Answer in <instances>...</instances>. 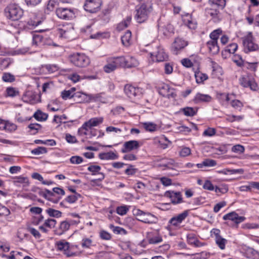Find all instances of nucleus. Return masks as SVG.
<instances>
[{
	"label": "nucleus",
	"instance_id": "obj_17",
	"mask_svg": "<svg viewBox=\"0 0 259 259\" xmlns=\"http://www.w3.org/2000/svg\"><path fill=\"white\" fill-rule=\"evenodd\" d=\"M209 7L206 9H211L216 10L223 9L226 6V0H209Z\"/></svg>",
	"mask_w": 259,
	"mask_h": 259
},
{
	"label": "nucleus",
	"instance_id": "obj_24",
	"mask_svg": "<svg viewBox=\"0 0 259 259\" xmlns=\"http://www.w3.org/2000/svg\"><path fill=\"white\" fill-rule=\"evenodd\" d=\"M99 157L103 160H115L118 158V156L112 151L106 153H101L99 155Z\"/></svg>",
	"mask_w": 259,
	"mask_h": 259
},
{
	"label": "nucleus",
	"instance_id": "obj_35",
	"mask_svg": "<svg viewBox=\"0 0 259 259\" xmlns=\"http://www.w3.org/2000/svg\"><path fill=\"white\" fill-rule=\"evenodd\" d=\"M246 253L248 258L259 259V252L252 248L248 249Z\"/></svg>",
	"mask_w": 259,
	"mask_h": 259
},
{
	"label": "nucleus",
	"instance_id": "obj_3",
	"mask_svg": "<svg viewBox=\"0 0 259 259\" xmlns=\"http://www.w3.org/2000/svg\"><path fill=\"white\" fill-rule=\"evenodd\" d=\"M134 215L137 217V220L146 224H156L158 219L150 212H145L140 209H136Z\"/></svg>",
	"mask_w": 259,
	"mask_h": 259
},
{
	"label": "nucleus",
	"instance_id": "obj_20",
	"mask_svg": "<svg viewBox=\"0 0 259 259\" xmlns=\"http://www.w3.org/2000/svg\"><path fill=\"white\" fill-rule=\"evenodd\" d=\"M70 226V224L67 221H62L60 223L59 228L55 231V234L60 236L68 230Z\"/></svg>",
	"mask_w": 259,
	"mask_h": 259
},
{
	"label": "nucleus",
	"instance_id": "obj_60",
	"mask_svg": "<svg viewBox=\"0 0 259 259\" xmlns=\"http://www.w3.org/2000/svg\"><path fill=\"white\" fill-rule=\"evenodd\" d=\"M239 80L241 85H242L243 87L247 88L248 87L251 79L248 77H242Z\"/></svg>",
	"mask_w": 259,
	"mask_h": 259
},
{
	"label": "nucleus",
	"instance_id": "obj_37",
	"mask_svg": "<svg viewBox=\"0 0 259 259\" xmlns=\"http://www.w3.org/2000/svg\"><path fill=\"white\" fill-rule=\"evenodd\" d=\"M116 68L117 66L116 65V64L114 63V60H113L110 63H108L107 64L105 65L103 67L104 71L108 73H109L114 71Z\"/></svg>",
	"mask_w": 259,
	"mask_h": 259
},
{
	"label": "nucleus",
	"instance_id": "obj_32",
	"mask_svg": "<svg viewBox=\"0 0 259 259\" xmlns=\"http://www.w3.org/2000/svg\"><path fill=\"white\" fill-rule=\"evenodd\" d=\"M169 91H170V88L167 84H162L158 87V92L163 97H165Z\"/></svg>",
	"mask_w": 259,
	"mask_h": 259
},
{
	"label": "nucleus",
	"instance_id": "obj_18",
	"mask_svg": "<svg viewBox=\"0 0 259 259\" xmlns=\"http://www.w3.org/2000/svg\"><path fill=\"white\" fill-rule=\"evenodd\" d=\"M212 98L209 95L198 93L195 96L193 101L195 103L198 104L201 102L208 103L210 102Z\"/></svg>",
	"mask_w": 259,
	"mask_h": 259
},
{
	"label": "nucleus",
	"instance_id": "obj_54",
	"mask_svg": "<svg viewBox=\"0 0 259 259\" xmlns=\"http://www.w3.org/2000/svg\"><path fill=\"white\" fill-rule=\"evenodd\" d=\"M128 210V208L125 205L118 206L116 208V212L121 215L125 214Z\"/></svg>",
	"mask_w": 259,
	"mask_h": 259
},
{
	"label": "nucleus",
	"instance_id": "obj_48",
	"mask_svg": "<svg viewBox=\"0 0 259 259\" xmlns=\"http://www.w3.org/2000/svg\"><path fill=\"white\" fill-rule=\"evenodd\" d=\"M222 32V30L221 29H218L216 30H213L210 34V38H211V40H215L218 41V39L219 37V36L220 34H221Z\"/></svg>",
	"mask_w": 259,
	"mask_h": 259
},
{
	"label": "nucleus",
	"instance_id": "obj_64",
	"mask_svg": "<svg viewBox=\"0 0 259 259\" xmlns=\"http://www.w3.org/2000/svg\"><path fill=\"white\" fill-rule=\"evenodd\" d=\"M191 154V149L188 147H184L180 152V155L182 157H186Z\"/></svg>",
	"mask_w": 259,
	"mask_h": 259
},
{
	"label": "nucleus",
	"instance_id": "obj_11",
	"mask_svg": "<svg viewBox=\"0 0 259 259\" xmlns=\"http://www.w3.org/2000/svg\"><path fill=\"white\" fill-rule=\"evenodd\" d=\"M57 16L62 19H70L74 17L73 11L67 8H59L56 11Z\"/></svg>",
	"mask_w": 259,
	"mask_h": 259
},
{
	"label": "nucleus",
	"instance_id": "obj_38",
	"mask_svg": "<svg viewBox=\"0 0 259 259\" xmlns=\"http://www.w3.org/2000/svg\"><path fill=\"white\" fill-rule=\"evenodd\" d=\"M81 197V196L80 194L76 193V194L68 196L64 199V201H66V202L70 204L74 203L78 199V198Z\"/></svg>",
	"mask_w": 259,
	"mask_h": 259
},
{
	"label": "nucleus",
	"instance_id": "obj_57",
	"mask_svg": "<svg viewBox=\"0 0 259 259\" xmlns=\"http://www.w3.org/2000/svg\"><path fill=\"white\" fill-rule=\"evenodd\" d=\"M237 48H238L237 45L235 43H233V44L229 45L227 47V48L225 51L228 52L229 53H230L231 54H234L236 51Z\"/></svg>",
	"mask_w": 259,
	"mask_h": 259
},
{
	"label": "nucleus",
	"instance_id": "obj_51",
	"mask_svg": "<svg viewBox=\"0 0 259 259\" xmlns=\"http://www.w3.org/2000/svg\"><path fill=\"white\" fill-rule=\"evenodd\" d=\"M28 127L31 130L34 131L31 133L32 135H35L36 134L38 130L41 128V125L40 124L34 123H30Z\"/></svg>",
	"mask_w": 259,
	"mask_h": 259
},
{
	"label": "nucleus",
	"instance_id": "obj_29",
	"mask_svg": "<svg viewBox=\"0 0 259 259\" xmlns=\"http://www.w3.org/2000/svg\"><path fill=\"white\" fill-rule=\"evenodd\" d=\"M33 117H34L38 121H44L47 119L48 117V114L42 112L39 110H38L34 113Z\"/></svg>",
	"mask_w": 259,
	"mask_h": 259
},
{
	"label": "nucleus",
	"instance_id": "obj_4",
	"mask_svg": "<svg viewBox=\"0 0 259 259\" xmlns=\"http://www.w3.org/2000/svg\"><path fill=\"white\" fill-rule=\"evenodd\" d=\"M70 62L78 67H85L90 64V59L84 54L75 53L70 56Z\"/></svg>",
	"mask_w": 259,
	"mask_h": 259
},
{
	"label": "nucleus",
	"instance_id": "obj_45",
	"mask_svg": "<svg viewBox=\"0 0 259 259\" xmlns=\"http://www.w3.org/2000/svg\"><path fill=\"white\" fill-rule=\"evenodd\" d=\"M12 126V130L16 129V125L15 124H10L9 123H7L4 120L0 119V130H10L9 126Z\"/></svg>",
	"mask_w": 259,
	"mask_h": 259
},
{
	"label": "nucleus",
	"instance_id": "obj_13",
	"mask_svg": "<svg viewBox=\"0 0 259 259\" xmlns=\"http://www.w3.org/2000/svg\"><path fill=\"white\" fill-rule=\"evenodd\" d=\"M140 145L138 141L131 140L124 143L121 151L122 153H125L133 150L138 149Z\"/></svg>",
	"mask_w": 259,
	"mask_h": 259
},
{
	"label": "nucleus",
	"instance_id": "obj_10",
	"mask_svg": "<svg viewBox=\"0 0 259 259\" xmlns=\"http://www.w3.org/2000/svg\"><path fill=\"white\" fill-rule=\"evenodd\" d=\"M220 232V230L218 229H213L211 231V235H213L215 237L216 244L221 249L223 250L225 248L227 240L221 236Z\"/></svg>",
	"mask_w": 259,
	"mask_h": 259
},
{
	"label": "nucleus",
	"instance_id": "obj_21",
	"mask_svg": "<svg viewBox=\"0 0 259 259\" xmlns=\"http://www.w3.org/2000/svg\"><path fill=\"white\" fill-rule=\"evenodd\" d=\"M187 242L189 244L193 245L195 247H199L202 245V243L193 233L188 234L187 235Z\"/></svg>",
	"mask_w": 259,
	"mask_h": 259
},
{
	"label": "nucleus",
	"instance_id": "obj_27",
	"mask_svg": "<svg viewBox=\"0 0 259 259\" xmlns=\"http://www.w3.org/2000/svg\"><path fill=\"white\" fill-rule=\"evenodd\" d=\"M46 37L40 34H34L33 35V45L36 46L44 45L46 44Z\"/></svg>",
	"mask_w": 259,
	"mask_h": 259
},
{
	"label": "nucleus",
	"instance_id": "obj_1",
	"mask_svg": "<svg viewBox=\"0 0 259 259\" xmlns=\"http://www.w3.org/2000/svg\"><path fill=\"white\" fill-rule=\"evenodd\" d=\"M153 10L152 3L150 1L136 7L135 18L138 23L145 22Z\"/></svg>",
	"mask_w": 259,
	"mask_h": 259
},
{
	"label": "nucleus",
	"instance_id": "obj_43",
	"mask_svg": "<svg viewBox=\"0 0 259 259\" xmlns=\"http://www.w3.org/2000/svg\"><path fill=\"white\" fill-rule=\"evenodd\" d=\"M189 210H185L182 213L179 214L178 215L174 217L176 220L180 223H182L186 218L188 216Z\"/></svg>",
	"mask_w": 259,
	"mask_h": 259
},
{
	"label": "nucleus",
	"instance_id": "obj_42",
	"mask_svg": "<svg viewBox=\"0 0 259 259\" xmlns=\"http://www.w3.org/2000/svg\"><path fill=\"white\" fill-rule=\"evenodd\" d=\"M58 3L59 0H50L48 2L45 12L49 13V12L52 11Z\"/></svg>",
	"mask_w": 259,
	"mask_h": 259
},
{
	"label": "nucleus",
	"instance_id": "obj_34",
	"mask_svg": "<svg viewBox=\"0 0 259 259\" xmlns=\"http://www.w3.org/2000/svg\"><path fill=\"white\" fill-rule=\"evenodd\" d=\"M181 110L183 111L184 114L187 116H193L197 113V109H195L192 107H186L182 108Z\"/></svg>",
	"mask_w": 259,
	"mask_h": 259
},
{
	"label": "nucleus",
	"instance_id": "obj_12",
	"mask_svg": "<svg viewBox=\"0 0 259 259\" xmlns=\"http://www.w3.org/2000/svg\"><path fill=\"white\" fill-rule=\"evenodd\" d=\"M188 45V42L182 38L178 37L176 38L172 45V51L175 55L178 54L179 51L183 49Z\"/></svg>",
	"mask_w": 259,
	"mask_h": 259
},
{
	"label": "nucleus",
	"instance_id": "obj_58",
	"mask_svg": "<svg viewBox=\"0 0 259 259\" xmlns=\"http://www.w3.org/2000/svg\"><path fill=\"white\" fill-rule=\"evenodd\" d=\"M100 237L102 239L109 240L111 238V235L108 232L102 230L100 232Z\"/></svg>",
	"mask_w": 259,
	"mask_h": 259
},
{
	"label": "nucleus",
	"instance_id": "obj_14",
	"mask_svg": "<svg viewBox=\"0 0 259 259\" xmlns=\"http://www.w3.org/2000/svg\"><path fill=\"white\" fill-rule=\"evenodd\" d=\"M223 219L224 220L232 221L236 224L243 222L245 220L244 217L239 216L235 211H232L224 215Z\"/></svg>",
	"mask_w": 259,
	"mask_h": 259
},
{
	"label": "nucleus",
	"instance_id": "obj_63",
	"mask_svg": "<svg viewBox=\"0 0 259 259\" xmlns=\"http://www.w3.org/2000/svg\"><path fill=\"white\" fill-rule=\"evenodd\" d=\"M203 188L205 190L212 191L214 189V187L213 186L211 182L209 180L205 181L204 184L203 185Z\"/></svg>",
	"mask_w": 259,
	"mask_h": 259
},
{
	"label": "nucleus",
	"instance_id": "obj_25",
	"mask_svg": "<svg viewBox=\"0 0 259 259\" xmlns=\"http://www.w3.org/2000/svg\"><path fill=\"white\" fill-rule=\"evenodd\" d=\"M155 57L157 62L166 61L168 59L167 55L164 52L163 49L159 48L155 53Z\"/></svg>",
	"mask_w": 259,
	"mask_h": 259
},
{
	"label": "nucleus",
	"instance_id": "obj_62",
	"mask_svg": "<svg viewBox=\"0 0 259 259\" xmlns=\"http://www.w3.org/2000/svg\"><path fill=\"white\" fill-rule=\"evenodd\" d=\"M45 68L50 73L54 72L58 70V67L56 65L48 64L45 66Z\"/></svg>",
	"mask_w": 259,
	"mask_h": 259
},
{
	"label": "nucleus",
	"instance_id": "obj_40",
	"mask_svg": "<svg viewBox=\"0 0 259 259\" xmlns=\"http://www.w3.org/2000/svg\"><path fill=\"white\" fill-rule=\"evenodd\" d=\"M114 63L117 67H125V58L123 56L118 57L113 59Z\"/></svg>",
	"mask_w": 259,
	"mask_h": 259
},
{
	"label": "nucleus",
	"instance_id": "obj_31",
	"mask_svg": "<svg viewBox=\"0 0 259 259\" xmlns=\"http://www.w3.org/2000/svg\"><path fill=\"white\" fill-rule=\"evenodd\" d=\"M56 245L58 250L60 251H66L69 248V242L64 240H61L56 243Z\"/></svg>",
	"mask_w": 259,
	"mask_h": 259
},
{
	"label": "nucleus",
	"instance_id": "obj_22",
	"mask_svg": "<svg viewBox=\"0 0 259 259\" xmlns=\"http://www.w3.org/2000/svg\"><path fill=\"white\" fill-rule=\"evenodd\" d=\"M206 45L212 54L215 55L219 53L220 49L217 41L210 40L207 42Z\"/></svg>",
	"mask_w": 259,
	"mask_h": 259
},
{
	"label": "nucleus",
	"instance_id": "obj_56",
	"mask_svg": "<svg viewBox=\"0 0 259 259\" xmlns=\"http://www.w3.org/2000/svg\"><path fill=\"white\" fill-rule=\"evenodd\" d=\"M195 76L196 77V81L199 83L201 82L208 78V77L206 74H203L199 73H195Z\"/></svg>",
	"mask_w": 259,
	"mask_h": 259
},
{
	"label": "nucleus",
	"instance_id": "obj_19",
	"mask_svg": "<svg viewBox=\"0 0 259 259\" xmlns=\"http://www.w3.org/2000/svg\"><path fill=\"white\" fill-rule=\"evenodd\" d=\"M72 97L74 100L78 103H81L83 102H89V95H87L81 92H76L73 93Z\"/></svg>",
	"mask_w": 259,
	"mask_h": 259
},
{
	"label": "nucleus",
	"instance_id": "obj_53",
	"mask_svg": "<svg viewBox=\"0 0 259 259\" xmlns=\"http://www.w3.org/2000/svg\"><path fill=\"white\" fill-rule=\"evenodd\" d=\"M83 161V158L79 156H73L70 158V161L72 164H78Z\"/></svg>",
	"mask_w": 259,
	"mask_h": 259
},
{
	"label": "nucleus",
	"instance_id": "obj_46",
	"mask_svg": "<svg viewBox=\"0 0 259 259\" xmlns=\"http://www.w3.org/2000/svg\"><path fill=\"white\" fill-rule=\"evenodd\" d=\"M8 96L14 97L19 95V91L13 87H9L6 90Z\"/></svg>",
	"mask_w": 259,
	"mask_h": 259
},
{
	"label": "nucleus",
	"instance_id": "obj_41",
	"mask_svg": "<svg viewBox=\"0 0 259 259\" xmlns=\"http://www.w3.org/2000/svg\"><path fill=\"white\" fill-rule=\"evenodd\" d=\"M14 183L15 185L18 186V184H23L24 186H27L28 185V179L27 177H18L15 179Z\"/></svg>",
	"mask_w": 259,
	"mask_h": 259
},
{
	"label": "nucleus",
	"instance_id": "obj_28",
	"mask_svg": "<svg viewBox=\"0 0 259 259\" xmlns=\"http://www.w3.org/2000/svg\"><path fill=\"white\" fill-rule=\"evenodd\" d=\"M132 33L130 30H127L124 34L121 36L122 44L125 47H128L131 45Z\"/></svg>",
	"mask_w": 259,
	"mask_h": 259
},
{
	"label": "nucleus",
	"instance_id": "obj_49",
	"mask_svg": "<svg viewBox=\"0 0 259 259\" xmlns=\"http://www.w3.org/2000/svg\"><path fill=\"white\" fill-rule=\"evenodd\" d=\"M57 221L56 220L53 219H48L45 220L44 222V226L50 229L53 228L55 227Z\"/></svg>",
	"mask_w": 259,
	"mask_h": 259
},
{
	"label": "nucleus",
	"instance_id": "obj_8",
	"mask_svg": "<svg viewBox=\"0 0 259 259\" xmlns=\"http://www.w3.org/2000/svg\"><path fill=\"white\" fill-rule=\"evenodd\" d=\"M124 91L125 94L131 98L136 96H140L143 94V89L138 87H135L131 84H126L124 86Z\"/></svg>",
	"mask_w": 259,
	"mask_h": 259
},
{
	"label": "nucleus",
	"instance_id": "obj_55",
	"mask_svg": "<svg viewBox=\"0 0 259 259\" xmlns=\"http://www.w3.org/2000/svg\"><path fill=\"white\" fill-rule=\"evenodd\" d=\"M2 78L5 82H11L15 80L14 76L9 73H4Z\"/></svg>",
	"mask_w": 259,
	"mask_h": 259
},
{
	"label": "nucleus",
	"instance_id": "obj_6",
	"mask_svg": "<svg viewBox=\"0 0 259 259\" xmlns=\"http://www.w3.org/2000/svg\"><path fill=\"white\" fill-rule=\"evenodd\" d=\"M101 0H87L84 5V9L91 13H94L100 10Z\"/></svg>",
	"mask_w": 259,
	"mask_h": 259
},
{
	"label": "nucleus",
	"instance_id": "obj_61",
	"mask_svg": "<svg viewBox=\"0 0 259 259\" xmlns=\"http://www.w3.org/2000/svg\"><path fill=\"white\" fill-rule=\"evenodd\" d=\"M202 164L204 166H214L217 165V162L213 159H206L202 162Z\"/></svg>",
	"mask_w": 259,
	"mask_h": 259
},
{
	"label": "nucleus",
	"instance_id": "obj_50",
	"mask_svg": "<svg viewBox=\"0 0 259 259\" xmlns=\"http://www.w3.org/2000/svg\"><path fill=\"white\" fill-rule=\"evenodd\" d=\"M47 152V148L44 147H38L31 151V153L34 155L45 154Z\"/></svg>",
	"mask_w": 259,
	"mask_h": 259
},
{
	"label": "nucleus",
	"instance_id": "obj_7",
	"mask_svg": "<svg viewBox=\"0 0 259 259\" xmlns=\"http://www.w3.org/2000/svg\"><path fill=\"white\" fill-rule=\"evenodd\" d=\"M244 50L245 53H248L251 51H254L258 49V46L257 44L254 42L253 38L251 33L244 38L243 40Z\"/></svg>",
	"mask_w": 259,
	"mask_h": 259
},
{
	"label": "nucleus",
	"instance_id": "obj_36",
	"mask_svg": "<svg viewBox=\"0 0 259 259\" xmlns=\"http://www.w3.org/2000/svg\"><path fill=\"white\" fill-rule=\"evenodd\" d=\"M125 67L131 68L136 66L138 64L137 60L133 57L125 58Z\"/></svg>",
	"mask_w": 259,
	"mask_h": 259
},
{
	"label": "nucleus",
	"instance_id": "obj_15",
	"mask_svg": "<svg viewBox=\"0 0 259 259\" xmlns=\"http://www.w3.org/2000/svg\"><path fill=\"white\" fill-rule=\"evenodd\" d=\"M101 169V167L99 165H91L88 167V170L92 172V175H100V178L91 180L92 182L95 183L97 181H102L104 179V174L100 172Z\"/></svg>",
	"mask_w": 259,
	"mask_h": 259
},
{
	"label": "nucleus",
	"instance_id": "obj_59",
	"mask_svg": "<svg viewBox=\"0 0 259 259\" xmlns=\"http://www.w3.org/2000/svg\"><path fill=\"white\" fill-rule=\"evenodd\" d=\"M244 150V147L241 145H236L232 148V151L235 153H242Z\"/></svg>",
	"mask_w": 259,
	"mask_h": 259
},
{
	"label": "nucleus",
	"instance_id": "obj_44",
	"mask_svg": "<svg viewBox=\"0 0 259 259\" xmlns=\"http://www.w3.org/2000/svg\"><path fill=\"white\" fill-rule=\"evenodd\" d=\"M109 228L112 229L113 232L116 234H126V231L123 228L120 227H115L113 225L110 224L109 226Z\"/></svg>",
	"mask_w": 259,
	"mask_h": 259
},
{
	"label": "nucleus",
	"instance_id": "obj_33",
	"mask_svg": "<svg viewBox=\"0 0 259 259\" xmlns=\"http://www.w3.org/2000/svg\"><path fill=\"white\" fill-rule=\"evenodd\" d=\"M143 127L146 130V131L153 132L157 130V126L156 124L150 122H143L142 123Z\"/></svg>",
	"mask_w": 259,
	"mask_h": 259
},
{
	"label": "nucleus",
	"instance_id": "obj_52",
	"mask_svg": "<svg viewBox=\"0 0 259 259\" xmlns=\"http://www.w3.org/2000/svg\"><path fill=\"white\" fill-rule=\"evenodd\" d=\"M162 241V237L159 235L150 238L148 239V242L150 244H157Z\"/></svg>",
	"mask_w": 259,
	"mask_h": 259
},
{
	"label": "nucleus",
	"instance_id": "obj_47",
	"mask_svg": "<svg viewBox=\"0 0 259 259\" xmlns=\"http://www.w3.org/2000/svg\"><path fill=\"white\" fill-rule=\"evenodd\" d=\"M127 168L125 170V174L127 175H134L138 170L137 168L134 167V166L131 164H126Z\"/></svg>",
	"mask_w": 259,
	"mask_h": 259
},
{
	"label": "nucleus",
	"instance_id": "obj_26",
	"mask_svg": "<svg viewBox=\"0 0 259 259\" xmlns=\"http://www.w3.org/2000/svg\"><path fill=\"white\" fill-rule=\"evenodd\" d=\"M176 163L173 159H163L161 163L159 164L160 167H165L168 169H173Z\"/></svg>",
	"mask_w": 259,
	"mask_h": 259
},
{
	"label": "nucleus",
	"instance_id": "obj_2",
	"mask_svg": "<svg viewBox=\"0 0 259 259\" xmlns=\"http://www.w3.org/2000/svg\"><path fill=\"white\" fill-rule=\"evenodd\" d=\"M6 16L12 21L19 20L23 15V11L15 4H10L5 9Z\"/></svg>",
	"mask_w": 259,
	"mask_h": 259
},
{
	"label": "nucleus",
	"instance_id": "obj_39",
	"mask_svg": "<svg viewBox=\"0 0 259 259\" xmlns=\"http://www.w3.org/2000/svg\"><path fill=\"white\" fill-rule=\"evenodd\" d=\"M46 212L51 217L59 218L61 217L62 212L58 210L49 208L46 210Z\"/></svg>",
	"mask_w": 259,
	"mask_h": 259
},
{
	"label": "nucleus",
	"instance_id": "obj_23",
	"mask_svg": "<svg viewBox=\"0 0 259 259\" xmlns=\"http://www.w3.org/2000/svg\"><path fill=\"white\" fill-rule=\"evenodd\" d=\"M103 120V119L102 117L93 118L84 122V126H87L89 129L91 130L92 127L96 126L102 123Z\"/></svg>",
	"mask_w": 259,
	"mask_h": 259
},
{
	"label": "nucleus",
	"instance_id": "obj_16",
	"mask_svg": "<svg viewBox=\"0 0 259 259\" xmlns=\"http://www.w3.org/2000/svg\"><path fill=\"white\" fill-rule=\"evenodd\" d=\"M37 98V95L31 91H27L23 95L22 99L25 102L34 104L38 102Z\"/></svg>",
	"mask_w": 259,
	"mask_h": 259
},
{
	"label": "nucleus",
	"instance_id": "obj_30",
	"mask_svg": "<svg viewBox=\"0 0 259 259\" xmlns=\"http://www.w3.org/2000/svg\"><path fill=\"white\" fill-rule=\"evenodd\" d=\"M104 94V93H102L96 94L89 95V102L93 101L95 102L99 101L101 102L104 103L105 102V99L102 96V95Z\"/></svg>",
	"mask_w": 259,
	"mask_h": 259
},
{
	"label": "nucleus",
	"instance_id": "obj_9",
	"mask_svg": "<svg viewBox=\"0 0 259 259\" xmlns=\"http://www.w3.org/2000/svg\"><path fill=\"white\" fill-rule=\"evenodd\" d=\"M164 196L170 198L173 204H178L183 202L182 194L180 192L167 191L164 193Z\"/></svg>",
	"mask_w": 259,
	"mask_h": 259
},
{
	"label": "nucleus",
	"instance_id": "obj_5",
	"mask_svg": "<svg viewBox=\"0 0 259 259\" xmlns=\"http://www.w3.org/2000/svg\"><path fill=\"white\" fill-rule=\"evenodd\" d=\"M57 30L60 37L71 38L74 33L73 25L71 23L59 25Z\"/></svg>",
	"mask_w": 259,
	"mask_h": 259
}]
</instances>
